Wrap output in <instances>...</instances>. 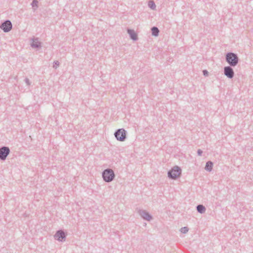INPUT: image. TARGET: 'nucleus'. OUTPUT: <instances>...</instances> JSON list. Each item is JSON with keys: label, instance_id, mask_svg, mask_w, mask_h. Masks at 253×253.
<instances>
[{"label": "nucleus", "instance_id": "nucleus-1", "mask_svg": "<svg viewBox=\"0 0 253 253\" xmlns=\"http://www.w3.org/2000/svg\"><path fill=\"white\" fill-rule=\"evenodd\" d=\"M226 61L231 66H236L239 61L237 54L233 52H228L225 56Z\"/></svg>", "mask_w": 253, "mask_h": 253}, {"label": "nucleus", "instance_id": "nucleus-6", "mask_svg": "<svg viewBox=\"0 0 253 253\" xmlns=\"http://www.w3.org/2000/svg\"><path fill=\"white\" fill-rule=\"evenodd\" d=\"M12 28V25L11 21L9 20H6L2 22L0 25V28L5 33L9 32Z\"/></svg>", "mask_w": 253, "mask_h": 253}, {"label": "nucleus", "instance_id": "nucleus-15", "mask_svg": "<svg viewBox=\"0 0 253 253\" xmlns=\"http://www.w3.org/2000/svg\"><path fill=\"white\" fill-rule=\"evenodd\" d=\"M148 6L151 9L153 10L155 9L156 7V4L153 1H149L148 2Z\"/></svg>", "mask_w": 253, "mask_h": 253}, {"label": "nucleus", "instance_id": "nucleus-5", "mask_svg": "<svg viewBox=\"0 0 253 253\" xmlns=\"http://www.w3.org/2000/svg\"><path fill=\"white\" fill-rule=\"evenodd\" d=\"M10 149L7 146H2L0 148V159L2 161L6 160L10 153Z\"/></svg>", "mask_w": 253, "mask_h": 253}, {"label": "nucleus", "instance_id": "nucleus-9", "mask_svg": "<svg viewBox=\"0 0 253 253\" xmlns=\"http://www.w3.org/2000/svg\"><path fill=\"white\" fill-rule=\"evenodd\" d=\"M232 67L228 66L224 68V74L229 79H232L234 76V72Z\"/></svg>", "mask_w": 253, "mask_h": 253}, {"label": "nucleus", "instance_id": "nucleus-17", "mask_svg": "<svg viewBox=\"0 0 253 253\" xmlns=\"http://www.w3.org/2000/svg\"><path fill=\"white\" fill-rule=\"evenodd\" d=\"M188 230L189 229L187 227H183L180 229L181 232L184 234L187 233Z\"/></svg>", "mask_w": 253, "mask_h": 253}, {"label": "nucleus", "instance_id": "nucleus-21", "mask_svg": "<svg viewBox=\"0 0 253 253\" xmlns=\"http://www.w3.org/2000/svg\"><path fill=\"white\" fill-rule=\"evenodd\" d=\"M203 153V151L201 149H198L197 151V154L199 156H201Z\"/></svg>", "mask_w": 253, "mask_h": 253}, {"label": "nucleus", "instance_id": "nucleus-7", "mask_svg": "<svg viewBox=\"0 0 253 253\" xmlns=\"http://www.w3.org/2000/svg\"><path fill=\"white\" fill-rule=\"evenodd\" d=\"M138 213L144 219L147 221H150L152 219V216L149 213L145 210L137 209Z\"/></svg>", "mask_w": 253, "mask_h": 253}, {"label": "nucleus", "instance_id": "nucleus-3", "mask_svg": "<svg viewBox=\"0 0 253 253\" xmlns=\"http://www.w3.org/2000/svg\"><path fill=\"white\" fill-rule=\"evenodd\" d=\"M181 174V169L178 166L173 167L168 172V176L169 178L171 179H176Z\"/></svg>", "mask_w": 253, "mask_h": 253}, {"label": "nucleus", "instance_id": "nucleus-20", "mask_svg": "<svg viewBox=\"0 0 253 253\" xmlns=\"http://www.w3.org/2000/svg\"><path fill=\"white\" fill-rule=\"evenodd\" d=\"M203 73L204 76L207 77L209 75V72L207 70H204L203 71Z\"/></svg>", "mask_w": 253, "mask_h": 253}, {"label": "nucleus", "instance_id": "nucleus-16", "mask_svg": "<svg viewBox=\"0 0 253 253\" xmlns=\"http://www.w3.org/2000/svg\"><path fill=\"white\" fill-rule=\"evenodd\" d=\"M31 5L33 8L36 7V8L38 7V1L37 0H33Z\"/></svg>", "mask_w": 253, "mask_h": 253}, {"label": "nucleus", "instance_id": "nucleus-2", "mask_svg": "<svg viewBox=\"0 0 253 253\" xmlns=\"http://www.w3.org/2000/svg\"><path fill=\"white\" fill-rule=\"evenodd\" d=\"M115 177L114 171L111 169H107L102 172V178L106 182L112 181Z\"/></svg>", "mask_w": 253, "mask_h": 253}, {"label": "nucleus", "instance_id": "nucleus-11", "mask_svg": "<svg viewBox=\"0 0 253 253\" xmlns=\"http://www.w3.org/2000/svg\"><path fill=\"white\" fill-rule=\"evenodd\" d=\"M127 32L130 39L133 41H137L138 40L137 35L133 30L128 29Z\"/></svg>", "mask_w": 253, "mask_h": 253}, {"label": "nucleus", "instance_id": "nucleus-8", "mask_svg": "<svg viewBox=\"0 0 253 253\" xmlns=\"http://www.w3.org/2000/svg\"><path fill=\"white\" fill-rule=\"evenodd\" d=\"M54 237L55 239L62 242L63 241H65L66 234L64 232V231L62 230H59L56 231V233L54 235Z\"/></svg>", "mask_w": 253, "mask_h": 253}, {"label": "nucleus", "instance_id": "nucleus-19", "mask_svg": "<svg viewBox=\"0 0 253 253\" xmlns=\"http://www.w3.org/2000/svg\"><path fill=\"white\" fill-rule=\"evenodd\" d=\"M25 82L27 85H30L31 84V83L28 78H25Z\"/></svg>", "mask_w": 253, "mask_h": 253}, {"label": "nucleus", "instance_id": "nucleus-14", "mask_svg": "<svg viewBox=\"0 0 253 253\" xmlns=\"http://www.w3.org/2000/svg\"><path fill=\"white\" fill-rule=\"evenodd\" d=\"M152 35L154 36L157 37L159 35V30L156 27H153L151 28Z\"/></svg>", "mask_w": 253, "mask_h": 253}, {"label": "nucleus", "instance_id": "nucleus-12", "mask_svg": "<svg viewBox=\"0 0 253 253\" xmlns=\"http://www.w3.org/2000/svg\"><path fill=\"white\" fill-rule=\"evenodd\" d=\"M213 164L211 161H208L206 163V166H205V169L208 171H211L212 169Z\"/></svg>", "mask_w": 253, "mask_h": 253}, {"label": "nucleus", "instance_id": "nucleus-13", "mask_svg": "<svg viewBox=\"0 0 253 253\" xmlns=\"http://www.w3.org/2000/svg\"><path fill=\"white\" fill-rule=\"evenodd\" d=\"M197 211L200 213H204L206 211V208L203 205H198L196 207Z\"/></svg>", "mask_w": 253, "mask_h": 253}, {"label": "nucleus", "instance_id": "nucleus-4", "mask_svg": "<svg viewBox=\"0 0 253 253\" xmlns=\"http://www.w3.org/2000/svg\"><path fill=\"white\" fill-rule=\"evenodd\" d=\"M114 135L117 140L124 141L126 138V131L124 128H119L115 131Z\"/></svg>", "mask_w": 253, "mask_h": 253}, {"label": "nucleus", "instance_id": "nucleus-18", "mask_svg": "<svg viewBox=\"0 0 253 253\" xmlns=\"http://www.w3.org/2000/svg\"><path fill=\"white\" fill-rule=\"evenodd\" d=\"M53 64H54V65L53 66V67L55 68V69L57 68V67L55 66V65H56V66H59V62L58 61H54Z\"/></svg>", "mask_w": 253, "mask_h": 253}, {"label": "nucleus", "instance_id": "nucleus-10", "mask_svg": "<svg viewBox=\"0 0 253 253\" xmlns=\"http://www.w3.org/2000/svg\"><path fill=\"white\" fill-rule=\"evenodd\" d=\"M32 42L31 46L33 48H39L41 47V42L39 41L38 38H34L32 39Z\"/></svg>", "mask_w": 253, "mask_h": 253}]
</instances>
